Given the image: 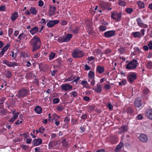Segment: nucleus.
<instances>
[{
	"mask_svg": "<svg viewBox=\"0 0 152 152\" xmlns=\"http://www.w3.org/2000/svg\"><path fill=\"white\" fill-rule=\"evenodd\" d=\"M149 92V90L148 88H145L143 90V93L145 94H147Z\"/></svg>",
	"mask_w": 152,
	"mask_h": 152,
	"instance_id": "c03bdc74",
	"label": "nucleus"
},
{
	"mask_svg": "<svg viewBox=\"0 0 152 152\" xmlns=\"http://www.w3.org/2000/svg\"><path fill=\"white\" fill-rule=\"evenodd\" d=\"M8 34L9 35H11L12 34V28H10L8 31Z\"/></svg>",
	"mask_w": 152,
	"mask_h": 152,
	"instance_id": "338daca9",
	"label": "nucleus"
},
{
	"mask_svg": "<svg viewBox=\"0 0 152 152\" xmlns=\"http://www.w3.org/2000/svg\"><path fill=\"white\" fill-rule=\"evenodd\" d=\"M72 95L74 97H76L77 96V93L75 91L72 92Z\"/></svg>",
	"mask_w": 152,
	"mask_h": 152,
	"instance_id": "13d9d810",
	"label": "nucleus"
},
{
	"mask_svg": "<svg viewBox=\"0 0 152 152\" xmlns=\"http://www.w3.org/2000/svg\"><path fill=\"white\" fill-rule=\"evenodd\" d=\"M74 78V77L73 76H71L69 77H68V78L66 80V81H70L72 80Z\"/></svg>",
	"mask_w": 152,
	"mask_h": 152,
	"instance_id": "8fccbe9b",
	"label": "nucleus"
},
{
	"mask_svg": "<svg viewBox=\"0 0 152 152\" xmlns=\"http://www.w3.org/2000/svg\"><path fill=\"white\" fill-rule=\"evenodd\" d=\"M54 144V141H52L51 142H50L48 144L49 147L52 148L53 147V145Z\"/></svg>",
	"mask_w": 152,
	"mask_h": 152,
	"instance_id": "4d7b16f0",
	"label": "nucleus"
},
{
	"mask_svg": "<svg viewBox=\"0 0 152 152\" xmlns=\"http://www.w3.org/2000/svg\"><path fill=\"white\" fill-rule=\"evenodd\" d=\"M30 11L31 13L34 15H36L37 14V11L36 9L34 7H31L30 9Z\"/></svg>",
	"mask_w": 152,
	"mask_h": 152,
	"instance_id": "a878e982",
	"label": "nucleus"
},
{
	"mask_svg": "<svg viewBox=\"0 0 152 152\" xmlns=\"http://www.w3.org/2000/svg\"><path fill=\"white\" fill-rule=\"evenodd\" d=\"M145 30L144 29H142L140 31V32L139 31L133 32L132 33L133 36L134 37H141L142 36H143L145 34Z\"/></svg>",
	"mask_w": 152,
	"mask_h": 152,
	"instance_id": "39448f33",
	"label": "nucleus"
},
{
	"mask_svg": "<svg viewBox=\"0 0 152 152\" xmlns=\"http://www.w3.org/2000/svg\"><path fill=\"white\" fill-rule=\"evenodd\" d=\"M145 114L148 118L152 120V109H147Z\"/></svg>",
	"mask_w": 152,
	"mask_h": 152,
	"instance_id": "9b49d317",
	"label": "nucleus"
},
{
	"mask_svg": "<svg viewBox=\"0 0 152 152\" xmlns=\"http://www.w3.org/2000/svg\"><path fill=\"white\" fill-rule=\"evenodd\" d=\"M85 69L86 70H89L91 69V67L87 65L86 64L85 66Z\"/></svg>",
	"mask_w": 152,
	"mask_h": 152,
	"instance_id": "69168bd1",
	"label": "nucleus"
},
{
	"mask_svg": "<svg viewBox=\"0 0 152 152\" xmlns=\"http://www.w3.org/2000/svg\"><path fill=\"white\" fill-rule=\"evenodd\" d=\"M73 33L74 34H77L78 31V29L77 28H76L74 29H72Z\"/></svg>",
	"mask_w": 152,
	"mask_h": 152,
	"instance_id": "49530a36",
	"label": "nucleus"
},
{
	"mask_svg": "<svg viewBox=\"0 0 152 152\" xmlns=\"http://www.w3.org/2000/svg\"><path fill=\"white\" fill-rule=\"evenodd\" d=\"M87 115L86 114H83L81 117V118L83 119H85L87 118Z\"/></svg>",
	"mask_w": 152,
	"mask_h": 152,
	"instance_id": "0e129e2a",
	"label": "nucleus"
},
{
	"mask_svg": "<svg viewBox=\"0 0 152 152\" xmlns=\"http://www.w3.org/2000/svg\"><path fill=\"white\" fill-rule=\"evenodd\" d=\"M93 89L95 90V91L97 93L100 92L102 91V88L100 83H98L95 88H93Z\"/></svg>",
	"mask_w": 152,
	"mask_h": 152,
	"instance_id": "a211bd4d",
	"label": "nucleus"
},
{
	"mask_svg": "<svg viewBox=\"0 0 152 152\" xmlns=\"http://www.w3.org/2000/svg\"><path fill=\"white\" fill-rule=\"evenodd\" d=\"M119 4L121 6H124L126 4V3L125 2L122 1L121 0H119Z\"/></svg>",
	"mask_w": 152,
	"mask_h": 152,
	"instance_id": "e433bc0d",
	"label": "nucleus"
},
{
	"mask_svg": "<svg viewBox=\"0 0 152 152\" xmlns=\"http://www.w3.org/2000/svg\"><path fill=\"white\" fill-rule=\"evenodd\" d=\"M56 7L53 6H49V15L50 16H52L55 14Z\"/></svg>",
	"mask_w": 152,
	"mask_h": 152,
	"instance_id": "9d476101",
	"label": "nucleus"
},
{
	"mask_svg": "<svg viewBox=\"0 0 152 152\" xmlns=\"http://www.w3.org/2000/svg\"><path fill=\"white\" fill-rule=\"evenodd\" d=\"M72 87L71 85L67 84H64L61 86V89L62 90L65 91H68L72 89Z\"/></svg>",
	"mask_w": 152,
	"mask_h": 152,
	"instance_id": "ddd939ff",
	"label": "nucleus"
},
{
	"mask_svg": "<svg viewBox=\"0 0 152 152\" xmlns=\"http://www.w3.org/2000/svg\"><path fill=\"white\" fill-rule=\"evenodd\" d=\"M143 116L141 114H139L136 117V119L137 120H141Z\"/></svg>",
	"mask_w": 152,
	"mask_h": 152,
	"instance_id": "de8ad7c7",
	"label": "nucleus"
},
{
	"mask_svg": "<svg viewBox=\"0 0 152 152\" xmlns=\"http://www.w3.org/2000/svg\"><path fill=\"white\" fill-rule=\"evenodd\" d=\"M27 76L28 77H34L35 75L31 72H28L27 74Z\"/></svg>",
	"mask_w": 152,
	"mask_h": 152,
	"instance_id": "a19ab883",
	"label": "nucleus"
},
{
	"mask_svg": "<svg viewBox=\"0 0 152 152\" xmlns=\"http://www.w3.org/2000/svg\"><path fill=\"white\" fill-rule=\"evenodd\" d=\"M104 87L106 90H108L110 88L111 86L109 84H107L104 86Z\"/></svg>",
	"mask_w": 152,
	"mask_h": 152,
	"instance_id": "5fc2aeb1",
	"label": "nucleus"
},
{
	"mask_svg": "<svg viewBox=\"0 0 152 152\" xmlns=\"http://www.w3.org/2000/svg\"><path fill=\"white\" fill-rule=\"evenodd\" d=\"M19 114V113L18 112L15 113V114L14 115L13 117L15 119H16L17 118Z\"/></svg>",
	"mask_w": 152,
	"mask_h": 152,
	"instance_id": "864d4df0",
	"label": "nucleus"
},
{
	"mask_svg": "<svg viewBox=\"0 0 152 152\" xmlns=\"http://www.w3.org/2000/svg\"><path fill=\"white\" fill-rule=\"evenodd\" d=\"M61 142L64 147H66L68 145V143L65 139H63L61 141Z\"/></svg>",
	"mask_w": 152,
	"mask_h": 152,
	"instance_id": "7c9ffc66",
	"label": "nucleus"
},
{
	"mask_svg": "<svg viewBox=\"0 0 152 152\" xmlns=\"http://www.w3.org/2000/svg\"><path fill=\"white\" fill-rule=\"evenodd\" d=\"M84 55V54L82 50H74L72 53V56L74 58H81Z\"/></svg>",
	"mask_w": 152,
	"mask_h": 152,
	"instance_id": "20e7f679",
	"label": "nucleus"
},
{
	"mask_svg": "<svg viewBox=\"0 0 152 152\" xmlns=\"http://www.w3.org/2000/svg\"><path fill=\"white\" fill-rule=\"evenodd\" d=\"M137 21L139 26H141V25L143 24L142 20L140 18L137 19Z\"/></svg>",
	"mask_w": 152,
	"mask_h": 152,
	"instance_id": "ea45409f",
	"label": "nucleus"
},
{
	"mask_svg": "<svg viewBox=\"0 0 152 152\" xmlns=\"http://www.w3.org/2000/svg\"><path fill=\"white\" fill-rule=\"evenodd\" d=\"M107 28L106 26L103 25H101L99 27V30L101 31H105Z\"/></svg>",
	"mask_w": 152,
	"mask_h": 152,
	"instance_id": "c85d7f7f",
	"label": "nucleus"
},
{
	"mask_svg": "<svg viewBox=\"0 0 152 152\" xmlns=\"http://www.w3.org/2000/svg\"><path fill=\"white\" fill-rule=\"evenodd\" d=\"M126 11L127 13L130 14L133 11V10L131 8H127L126 9Z\"/></svg>",
	"mask_w": 152,
	"mask_h": 152,
	"instance_id": "79ce46f5",
	"label": "nucleus"
},
{
	"mask_svg": "<svg viewBox=\"0 0 152 152\" xmlns=\"http://www.w3.org/2000/svg\"><path fill=\"white\" fill-rule=\"evenodd\" d=\"M127 112L128 113L132 114L133 113V109L131 107H128L127 109Z\"/></svg>",
	"mask_w": 152,
	"mask_h": 152,
	"instance_id": "4c0bfd02",
	"label": "nucleus"
},
{
	"mask_svg": "<svg viewBox=\"0 0 152 152\" xmlns=\"http://www.w3.org/2000/svg\"><path fill=\"white\" fill-rule=\"evenodd\" d=\"M139 138L141 142H146L148 140L147 136L144 134H140L139 137Z\"/></svg>",
	"mask_w": 152,
	"mask_h": 152,
	"instance_id": "dca6fc26",
	"label": "nucleus"
},
{
	"mask_svg": "<svg viewBox=\"0 0 152 152\" xmlns=\"http://www.w3.org/2000/svg\"><path fill=\"white\" fill-rule=\"evenodd\" d=\"M5 77L7 78H10L12 77V73L9 70L5 71L4 72Z\"/></svg>",
	"mask_w": 152,
	"mask_h": 152,
	"instance_id": "5701e85b",
	"label": "nucleus"
},
{
	"mask_svg": "<svg viewBox=\"0 0 152 152\" xmlns=\"http://www.w3.org/2000/svg\"><path fill=\"white\" fill-rule=\"evenodd\" d=\"M55 63L57 64L56 66H58L61 64V61L59 59H57L54 61Z\"/></svg>",
	"mask_w": 152,
	"mask_h": 152,
	"instance_id": "72a5a7b5",
	"label": "nucleus"
},
{
	"mask_svg": "<svg viewBox=\"0 0 152 152\" xmlns=\"http://www.w3.org/2000/svg\"><path fill=\"white\" fill-rule=\"evenodd\" d=\"M134 104L135 106L138 107H141L142 105V102L141 100L138 98L136 99Z\"/></svg>",
	"mask_w": 152,
	"mask_h": 152,
	"instance_id": "2eb2a0df",
	"label": "nucleus"
},
{
	"mask_svg": "<svg viewBox=\"0 0 152 152\" xmlns=\"http://www.w3.org/2000/svg\"><path fill=\"white\" fill-rule=\"evenodd\" d=\"M111 52V50L109 49H107L105 51V53L106 54H108L110 53Z\"/></svg>",
	"mask_w": 152,
	"mask_h": 152,
	"instance_id": "680f3d73",
	"label": "nucleus"
},
{
	"mask_svg": "<svg viewBox=\"0 0 152 152\" xmlns=\"http://www.w3.org/2000/svg\"><path fill=\"white\" fill-rule=\"evenodd\" d=\"M29 42L32 46V52H34L40 48L41 45V42L39 37L34 36L31 39Z\"/></svg>",
	"mask_w": 152,
	"mask_h": 152,
	"instance_id": "f257e3e1",
	"label": "nucleus"
},
{
	"mask_svg": "<svg viewBox=\"0 0 152 152\" xmlns=\"http://www.w3.org/2000/svg\"><path fill=\"white\" fill-rule=\"evenodd\" d=\"M44 130L45 128L42 127L41 128H40L38 130H36V132L37 134L39 132L41 133H43Z\"/></svg>",
	"mask_w": 152,
	"mask_h": 152,
	"instance_id": "c9c22d12",
	"label": "nucleus"
},
{
	"mask_svg": "<svg viewBox=\"0 0 152 152\" xmlns=\"http://www.w3.org/2000/svg\"><path fill=\"white\" fill-rule=\"evenodd\" d=\"M34 111L38 114H40L42 112V109L39 106H37L34 108Z\"/></svg>",
	"mask_w": 152,
	"mask_h": 152,
	"instance_id": "4be33fe9",
	"label": "nucleus"
},
{
	"mask_svg": "<svg viewBox=\"0 0 152 152\" xmlns=\"http://www.w3.org/2000/svg\"><path fill=\"white\" fill-rule=\"evenodd\" d=\"M81 84L87 88H90L89 85L86 81H83L81 83Z\"/></svg>",
	"mask_w": 152,
	"mask_h": 152,
	"instance_id": "b1692460",
	"label": "nucleus"
},
{
	"mask_svg": "<svg viewBox=\"0 0 152 152\" xmlns=\"http://www.w3.org/2000/svg\"><path fill=\"white\" fill-rule=\"evenodd\" d=\"M58 41L60 43L65 42L64 37H58Z\"/></svg>",
	"mask_w": 152,
	"mask_h": 152,
	"instance_id": "f704fd0d",
	"label": "nucleus"
},
{
	"mask_svg": "<svg viewBox=\"0 0 152 152\" xmlns=\"http://www.w3.org/2000/svg\"><path fill=\"white\" fill-rule=\"evenodd\" d=\"M5 8V6L4 5H1L0 6V11H4Z\"/></svg>",
	"mask_w": 152,
	"mask_h": 152,
	"instance_id": "09e8293b",
	"label": "nucleus"
},
{
	"mask_svg": "<svg viewBox=\"0 0 152 152\" xmlns=\"http://www.w3.org/2000/svg\"><path fill=\"white\" fill-rule=\"evenodd\" d=\"M40 56V54L38 53H37L35 54H34L33 56V58H37L39 57Z\"/></svg>",
	"mask_w": 152,
	"mask_h": 152,
	"instance_id": "bf43d9fd",
	"label": "nucleus"
},
{
	"mask_svg": "<svg viewBox=\"0 0 152 152\" xmlns=\"http://www.w3.org/2000/svg\"><path fill=\"white\" fill-rule=\"evenodd\" d=\"M3 63L9 67H13L18 66L17 63L15 62H11L7 60H4L3 61Z\"/></svg>",
	"mask_w": 152,
	"mask_h": 152,
	"instance_id": "1a4fd4ad",
	"label": "nucleus"
},
{
	"mask_svg": "<svg viewBox=\"0 0 152 152\" xmlns=\"http://www.w3.org/2000/svg\"><path fill=\"white\" fill-rule=\"evenodd\" d=\"M146 67L149 69L152 68V62L151 61H148L146 65Z\"/></svg>",
	"mask_w": 152,
	"mask_h": 152,
	"instance_id": "2f4dec72",
	"label": "nucleus"
},
{
	"mask_svg": "<svg viewBox=\"0 0 152 152\" xmlns=\"http://www.w3.org/2000/svg\"><path fill=\"white\" fill-rule=\"evenodd\" d=\"M40 23H41L42 24L44 25H45L46 23L45 19L43 18L42 19Z\"/></svg>",
	"mask_w": 152,
	"mask_h": 152,
	"instance_id": "6e6d98bb",
	"label": "nucleus"
},
{
	"mask_svg": "<svg viewBox=\"0 0 152 152\" xmlns=\"http://www.w3.org/2000/svg\"><path fill=\"white\" fill-rule=\"evenodd\" d=\"M25 36V35L24 33H22L20 34L18 37V38L20 40H22L24 39Z\"/></svg>",
	"mask_w": 152,
	"mask_h": 152,
	"instance_id": "473e14b6",
	"label": "nucleus"
},
{
	"mask_svg": "<svg viewBox=\"0 0 152 152\" xmlns=\"http://www.w3.org/2000/svg\"><path fill=\"white\" fill-rule=\"evenodd\" d=\"M10 47V45L7 44L2 49L5 51L7 50L9 47Z\"/></svg>",
	"mask_w": 152,
	"mask_h": 152,
	"instance_id": "3c124183",
	"label": "nucleus"
},
{
	"mask_svg": "<svg viewBox=\"0 0 152 152\" xmlns=\"http://www.w3.org/2000/svg\"><path fill=\"white\" fill-rule=\"evenodd\" d=\"M59 21L58 20H53L49 21L47 23V26L49 28H52L55 25L59 23Z\"/></svg>",
	"mask_w": 152,
	"mask_h": 152,
	"instance_id": "0eeeda50",
	"label": "nucleus"
},
{
	"mask_svg": "<svg viewBox=\"0 0 152 152\" xmlns=\"http://www.w3.org/2000/svg\"><path fill=\"white\" fill-rule=\"evenodd\" d=\"M54 104H56L58 103L59 102V99L58 98H55L53 100Z\"/></svg>",
	"mask_w": 152,
	"mask_h": 152,
	"instance_id": "37998d69",
	"label": "nucleus"
},
{
	"mask_svg": "<svg viewBox=\"0 0 152 152\" xmlns=\"http://www.w3.org/2000/svg\"><path fill=\"white\" fill-rule=\"evenodd\" d=\"M72 36V35L71 34H67L66 36L64 37L65 42H68L70 40Z\"/></svg>",
	"mask_w": 152,
	"mask_h": 152,
	"instance_id": "aec40b11",
	"label": "nucleus"
},
{
	"mask_svg": "<svg viewBox=\"0 0 152 152\" xmlns=\"http://www.w3.org/2000/svg\"><path fill=\"white\" fill-rule=\"evenodd\" d=\"M35 152H40V149L39 147H37L34 149Z\"/></svg>",
	"mask_w": 152,
	"mask_h": 152,
	"instance_id": "774afa93",
	"label": "nucleus"
},
{
	"mask_svg": "<svg viewBox=\"0 0 152 152\" xmlns=\"http://www.w3.org/2000/svg\"><path fill=\"white\" fill-rule=\"evenodd\" d=\"M56 56V54L54 53L51 52L49 55V60L50 61L53 59Z\"/></svg>",
	"mask_w": 152,
	"mask_h": 152,
	"instance_id": "c756f323",
	"label": "nucleus"
},
{
	"mask_svg": "<svg viewBox=\"0 0 152 152\" xmlns=\"http://www.w3.org/2000/svg\"><path fill=\"white\" fill-rule=\"evenodd\" d=\"M42 139L40 138L36 139L34 140L32 142L34 146H38L42 144Z\"/></svg>",
	"mask_w": 152,
	"mask_h": 152,
	"instance_id": "4468645a",
	"label": "nucleus"
},
{
	"mask_svg": "<svg viewBox=\"0 0 152 152\" xmlns=\"http://www.w3.org/2000/svg\"><path fill=\"white\" fill-rule=\"evenodd\" d=\"M96 71L99 74H102L104 72V68L103 66H99L96 67Z\"/></svg>",
	"mask_w": 152,
	"mask_h": 152,
	"instance_id": "6ab92c4d",
	"label": "nucleus"
},
{
	"mask_svg": "<svg viewBox=\"0 0 152 152\" xmlns=\"http://www.w3.org/2000/svg\"><path fill=\"white\" fill-rule=\"evenodd\" d=\"M115 34V32L114 30H111L107 31L104 33L105 37L107 38H109L113 37Z\"/></svg>",
	"mask_w": 152,
	"mask_h": 152,
	"instance_id": "6e6552de",
	"label": "nucleus"
},
{
	"mask_svg": "<svg viewBox=\"0 0 152 152\" xmlns=\"http://www.w3.org/2000/svg\"><path fill=\"white\" fill-rule=\"evenodd\" d=\"M127 131V128L124 126H123L121 127V132H124Z\"/></svg>",
	"mask_w": 152,
	"mask_h": 152,
	"instance_id": "58836bf2",
	"label": "nucleus"
},
{
	"mask_svg": "<svg viewBox=\"0 0 152 152\" xmlns=\"http://www.w3.org/2000/svg\"><path fill=\"white\" fill-rule=\"evenodd\" d=\"M64 109V107L61 105H59L57 106V109L58 111H61Z\"/></svg>",
	"mask_w": 152,
	"mask_h": 152,
	"instance_id": "a18cd8bd",
	"label": "nucleus"
},
{
	"mask_svg": "<svg viewBox=\"0 0 152 152\" xmlns=\"http://www.w3.org/2000/svg\"><path fill=\"white\" fill-rule=\"evenodd\" d=\"M28 92L27 89L23 88L18 91L17 96L19 99H21L27 95Z\"/></svg>",
	"mask_w": 152,
	"mask_h": 152,
	"instance_id": "7ed1b4c3",
	"label": "nucleus"
},
{
	"mask_svg": "<svg viewBox=\"0 0 152 152\" xmlns=\"http://www.w3.org/2000/svg\"><path fill=\"white\" fill-rule=\"evenodd\" d=\"M44 4L42 0H40L39 1L38 5L39 7H42Z\"/></svg>",
	"mask_w": 152,
	"mask_h": 152,
	"instance_id": "603ef678",
	"label": "nucleus"
},
{
	"mask_svg": "<svg viewBox=\"0 0 152 152\" xmlns=\"http://www.w3.org/2000/svg\"><path fill=\"white\" fill-rule=\"evenodd\" d=\"M111 18L117 21H119L121 17V13H117L116 12H112L111 15Z\"/></svg>",
	"mask_w": 152,
	"mask_h": 152,
	"instance_id": "423d86ee",
	"label": "nucleus"
},
{
	"mask_svg": "<svg viewBox=\"0 0 152 152\" xmlns=\"http://www.w3.org/2000/svg\"><path fill=\"white\" fill-rule=\"evenodd\" d=\"M91 79V84L92 86H94L95 83V80H94V78Z\"/></svg>",
	"mask_w": 152,
	"mask_h": 152,
	"instance_id": "e2e57ef3",
	"label": "nucleus"
},
{
	"mask_svg": "<svg viewBox=\"0 0 152 152\" xmlns=\"http://www.w3.org/2000/svg\"><path fill=\"white\" fill-rule=\"evenodd\" d=\"M137 61L134 59L132 61L129 62L126 66L127 69H134L137 66Z\"/></svg>",
	"mask_w": 152,
	"mask_h": 152,
	"instance_id": "f03ea898",
	"label": "nucleus"
},
{
	"mask_svg": "<svg viewBox=\"0 0 152 152\" xmlns=\"http://www.w3.org/2000/svg\"><path fill=\"white\" fill-rule=\"evenodd\" d=\"M38 28L37 27L34 26L31 29L30 32L32 35H34L38 31Z\"/></svg>",
	"mask_w": 152,
	"mask_h": 152,
	"instance_id": "412c9836",
	"label": "nucleus"
},
{
	"mask_svg": "<svg viewBox=\"0 0 152 152\" xmlns=\"http://www.w3.org/2000/svg\"><path fill=\"white\" fill-rule=\"evenodd\" d=\"M127 79L129 82H132L136 79V75L134 74H130L128 76Z\"/></svg>",
	"mask_w": 152,
	"mask_h": 152,
	"instance_id": "f8f14e48",
	"label": "nucleus"
},
{
	"mask_svg": "<svg viewBox=\"0 0 152 152\" xmlns=\"http://www.w3.org/2000/svg\"><path fill=\"white\" fill-rule=\"evenodd\" d=\"M88 77L91 79L94 78V74L93 72L90 71L88 72Z\"/></svg>",
	"mask_w": 152,
	"mask_h": 152,
	"instance_id": "bb28decb",
	"label": "nucleus"
},
{
	"mask_svg": "<svg viewBox=\"0 0 152 152\" xmlns=\"http://www.w3.org/2000/svg\"><path fill=\"white\" fill-rule=\"evenodd\" d=\"M137 4L140 8H144L145 7L144 4L143 2L139 1L137 2Z\"/></svg>",
	"mask_w": 152,
	"mask_h": 152,
	"instance_id": "cd10ccee",
	"label": "nucleus"
},
{
	"mask_svg": "<svg viewBox=\"0 0 152 152\" xmlns=\"http://www.w3.org/2000/svg\"><path fill=\"white\" fill-rule=\"evenodd\" d=\"M148 46L150 50L152 49V41H150L148 44Z\"/></svg>",
	"mask_w": 152,
	"mask_h": 152,
	"instance_id": "052dcab7",
	"label": "nucleus"
},
{
	"mask_svg": "<svg viewBox=\"0 0 152 152\" xmlns=\"http://www.w3.org/2000/svg\"><path fill=\"white\" fill-rule=\"evenodd\" d=\"M123 145V143L120 142L118 145H117L116 148L115 149V151L116 152H118L120 150L122 146Z\"/></svg>",
	"mask_w": 152,
	"mask_h": 152,
	"instance_id": "393cba45",
	"label": "nucleus"
},
{
	"mask_svg": "<svg viewBox=\"0 0 152 152\" xmlns=\"http://www.w3.org/2000/svg\"><path fill=\"white\" fill-rule=\"evenodd\" d=\"M18 13L17 12H15L12 13L11 16L10 18L12 21L15 20L18 18Z\"/></svg>",
	"mask_w": 152,
	"mask_h": 152,
	"instance_id": "f3484780",
	"label": "nucleus"
}]
</instances>
